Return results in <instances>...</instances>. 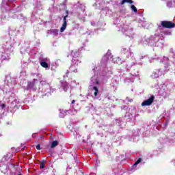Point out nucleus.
Returning a JSON list of instances; mask_svg holds the SVG:
<instances>
[{
    "mask_svg": "<svg viewBox=\"0 0 175 175\" xmlns=\"http://www.w3.org/2000/svg\"><path fill=\"white\" fill-rule=\"evenodd\" d=\"M16 81L10 75L5 77V83L0 87V96L2 92L4 96V102L10 104V109H18L21 106V103L18 98H16Z\"/></svg>",
    "mask_w": 175,
    "mask_h": 175,
    "instance_id": "1",
    "label": "nucleus"
},
{
    "mask_svg": "<svg viewBox=\"0 0 175 175\" xmlns=\"http://www.w3.org/2000/svg\"><path fill=\"white\" fill-rule=\"evenodd\" d=\"M111 53L108 52L103 57V59L100 62V65H98L92 69V72L94 73V75L90 78V87L95 97L98 96V94L99 92L98 88L100 87V81H99V77H98V72L104 70L103 76H106L107 77H109V76L111 75V70H108L107 72H106V65H107V61L111 58Z\"/></svg>",
    "mask_w": 175,
    "mask_h": 175,
    "instance_id": "2",
    "label": "nucleus"
},
{
    "mask_svg": "<svg viewBox=\"0 0 175 175\" xmlns=\"http://www.w3.org/2000/svg\"><path fill=\"white\" fill-rule=\"evenodd\" d=\"M145 42H143L144 44H150V46H155L156 47H162L165 41L163 40V36L159 34H154L146 38H143Z\"/></svg>",
    "mask_w": 175,
    "mask_h": 175,
    "instance_id": "3",
    "label": "nucleus"
},
{
    "mask_svg": "<svg viewBox=\"0 0 175 175\" xmlns=\"http://www.w3.org/2000/svg\"><path fill=\"white\" fill-rule=\"evenodd\" d=\"M40 84L42 85V88H39L38 92H42V96H50L53 92H54L55 90L51 87L50 83H47L46 81H40Z\"/></svg>",
    "mask_w": 175,
    "mask_h": 175,
    "instance_id": "4",
    "label": "nucleus"
},
{
    "mask_svg": "<svg viewBox=\"0 0 175 175\" xmlns=\"http://www.w3.org/2000/svg\"><path fill=\"white\" fill-rule=\"evenodd\" d=\"M1 10L2 13L0 16V25H2L3 23H5L7 16H12V11H10V7L8 3L5 2V1H2Z\"/></svg>",
    "mask_w": 175,
    "mask_h": 175,
    "instance_id": "5",
    "label": "nucleus"
},
{
    "mask_svg": "<svg viewBox=\"0 0 175 175\" xmlns=\"http://www.w3.org/2000/svg\"><path fill=\"white\" fill-rule=\"evenodd\" d=\"M71 56L73 57L72 60V64L69 68V71L71 72L77 73V66H79V64H81V62L77 58L80 57V52L77 51H71Z\"/></svg>",
    "mask_w": 175,
    "mask_h": 175,
    "instance_id": "6",
    "label": "nucleus"
},
{
    "mask_svg": "<svg viewBox=\"0 0 175 175\" xmlns=\"http://www.w3.org/2000/svg\"><path fill=\"white\" fill-rule=\"evenodd\" d=\"M121 31L126 36L133 39V36H135V33H133V26L131 24H123L121 25Z\"/></svg>",
    "mask_w": 175,
    "mask_h": 175,
    "instance_id": "7",
    "label": "nucleus"
},
{
    "mask_svg": "<svg viewBox=\"0 0 175 175\" xmlns=\"http://www.w3.org/2000/svg\"><path fill=\"white\" fill-rule=\"evenodd\" d=\"M76 6L78 7L77 9L78 17L81 19L84 18L87 16L85 14V5H84V4L80 3V2H78Z\"/></svg>",
    "mask_w": 175,
    "mask_h": 175,
    "instance_id": "8",
    "label": "nucleus"
},
{
    "mask_svg": "<svg viewBox=\"0 0 175 175\" xmlns=\"http://www.w3.org/2000/svg\"><path fill=\"white\" fill-rule=\"evenodd\" d=\"M36 84H38V79H34L33 81L28 83L27 87L25 90L26 91H36L38 90Z\"/></svg>",
    "mask_w": 175,
    "mask_h": 175,
    "instance_id": "9",
    "label": "nucleus"
},
{
    "mask_svg": "<svg viewBox=\"0 0 175 175\" xmlns=\"http://www.w3.org/2000/svg\"><path fill=\"white\" fill-rule=\"evenodd\" d=\"M155 99V96L154 95H151L150 98L145 100L142 103V106H151Z\"/></svg>",
    "mask_w": 175,
    "mask_h": 175,
    "instance_id": "10",
    "label": "nucleus"
},
{
    "mask_svg": "<svg viewBox=\"0 0 175 175\" xmlns=\"http://www.w3.org/2000/svg\"><path fill=\"white\" fill-rule=\"evenodd\" d=\"M67 113H68L69 114H76V113H77V110L76 109H70L69 111L62 110L59 113L60 118H64V117L66 116Z\"/></svg>",
    "mask_w": 175,
    "mask_h": 175,
    "instance_id": "11",
    "label": "nucleus"
},
{
    "mask_svg": "<svg viewBox=\"0 0 175 175\" xmlns=\"http://www.w3.org/2000/svg\"><path fill=\"white\" fill-rule=\"evenodd\" d=\"M66 13L67 15H66L64 17V19H63L64 23L60 29V32H64V31H65V29H66V25H68V22L66 21V18H68V14H69V10H66Z\"/></svg>",
    "mask_w": 175,
    "mask_h": 175,
    "instance_id": "12",
    "label": "nucleus"
},
{
    "mask_svg": "<svg viewBox=\"0 0 175 175\" xmlns=\"http://www.w3.org/2000/svg\"><path fill=\"white\" fill-rule=\"evenodd\" d=\"M161 25L164 28H174L175 27V24L174 23L168 22V21L161 22Z\"/></svg>",
    "mask_w": 175,
    "mask_h": 175,
    "instance_id": "13",
    "label": "nucleus"
},
{
    "mask_svg": "<svg viewBox=\"0 0 175 175\" xmlns=\"http://www.w3.org/2000/svg\"><path fill=\"white\" fill-rule=\"evenodd\" d=\"M12 17V18H18V20H23L25 23L27 22V18L21 14H14Z\"/></svg>",
    "mask_w": 175,
    "mask_h": 175,
    "instance_id": "14",
    "label": "nucleus"
},
{
    "mask_svg": "<svg viewBox=\"0 0 175 175\" xmlns=\"http://www.w3.org/2000/svg\"><path fill=\"white\" fill-rule=\"evenodd\" d=\"M115 124L116 126H118V128H124L125 126V123L122 121V119H118L115 120Z\"/></svg>",
    "mask_w": 175,
    "mask_h": 175,
    "instance_id": "15",
    "label": "nucleus"
},
{
    "mask_svg": "<svg viewBox=\"0 0 175 175\" xmlns=\"http://www.w3.org/2000/svg\"><path fill=\"white\" fill-rule=\"evenodd\" d=\"M122 53L126 55V57H129V55H132V53H131V48H122Z\"/></svg>",
    "mask_w": 175,
    "mask_h": 175,
    "instance_id": "16",
    "label": "nucleus"
},
{
    "mask_svg": "<svg viewBox=\"0 0 175 175\" xmlns=\"http://www.w3.org/2000/svg\"><path fill=\"white\" fill-rule=\"evenodd\" d=\"M62 88L66 92L69 90V83L66 81H61Z\"/></svg>",
    "mask_w": 175,
    "mask_h": 175,
    "instance_id": "17",
    "label": "nucleus"
},
{
    "mask_svg": "<svg viewBox=\"0 0 175 175\" xmlns=\"http://www.w3.org/2000/svg\"><path fill=\"white\" fill-rule=\"evenodd\" d=\"M2 61H9L10 59V54L8 53V52H5L1 55Z\"/></svg>",
    "mask_w": 175,
    "mask_h": 175,
    "instance_id": "18",
    "label": "nucleus"
},
{
    "mask_svg": "<svg viewBox=\"0 0 175 175\" xmlns=\"http://www.w3.org/2000/svg\"><path fill=\"white\" fill-rule=\"evenodd\" d=\"M137 23H139V26L143 27L144 28H146V21H144V18L142 19H136Z\"/></svg>",
    "mask_w": 175,
    "mask_h": 175,
    "instance_id": "19",
    "label": "nucleus"
},
{
    "mask_svg": "<svg viewBox=\"0 0 175 175\" xmlns=\"http://www.w3.org/2000/svg\"><path fill=\"white\" fill-rule=\"evenodd\" d=\"M49 35H53V36H57L58 35V29H53L48 31Z\"/></svg>",
    "mask_w": 175,
    "mask_h": 175,
    "instance_id": "20",
    "label": "nucleus"
},
{
    "mask_svg": "<svg viewBox=\"0 0 175 175\" xmlns=\"http://www.w3.org/2000/svg\"><path fill=\"white\" fill-rule=\"evenodd\" d=\"M169 70V69L166 68H162V69H159L157 70V72L159 73V76L161 77L162 75H164L167 71Z\"/></svg>",
    "mask_w": 175,
    "mask_h": 175,
    "instance_id": "21",
    "label": "nucleus"
},
{
    "mask_svg": "<svg viewBox=\"0 0 175 175\" xmlns=\"http://www.w3.org/2000/svg\"><path fill=\"white\" fill-rule=\"evenodd\" d=\"M40 62H45V63L49 64L50 59H48L47 57H40Z\"/></svg>",
    "mask_w": 175,
    "mask_h": 175,
    "instance_id": "22",
    "label": "nucleus"
},
{
    "mask_svg": "<svg viewBox=\"0 0 175 175\" xmlns=\"http://www.w3.org/2000/svg\"><path fill=\"white\" fill-rule=\"evenodd\" d=\"M128 119L130 120V121H135V113H129L127 115Z\"/></svg>",
    "mask_w": 175,
    "mask_h": 175,
    "instance_id": "23",
    "label": "nucleus"
},
{
    "mask_svg": "<svg viewBox=\"0 0 175 175\" xmlns=\"http://www.w3.org/2000/svg\"><path fill=\"white\" fill-rule=\"evenodd\" d=\"M113 62H114V64H118V65H120V64H122V62H121V59H120V57H116L112 59Z\"/></svg>",
    "mask_w": 175,
    "mask_h": 175,
    "instance_id": "24",
    "label": "nucleus"
},
{
    "mask_svg": "<svg viewBox=\"0 0 175 175\" xmlns=\"http://www.w3.org/2000/svg\"><path fill=\"white\" fill-rule=\"evenodd\" d=\"M152 77L153 79H158V77H159V74L158 73V70H156L153 72V74L152 75Z\"/></svg>",
    "mask_w": 175,
    "mask_h": 175,
    "instance_id": "25",
    "label": "nucleus"
},
{
    "mask_svg": "<svg viewBox=\"0 0 175 175\" xmlns=\"http://www.w3.org/2000/svg\"><path fill=\"white\" fill-rule=\"evenodd\" d=\"M40 64L42 68H49V63H46L44 62H40Z\"/></svg>",
    "mask_w": 175,
    "mask_h": 175,
    "instance_id": "26",
    "label": "nucleus"
},
{
    "mask_svg": "<svg viewBox=\"0 0 175 175\" xmlns=\"http://www.w3.org/2000/svg\"><path fill=\"white\" fill-rule=\"evenodd\" d=\"M124 3H133V1H132V0H122L121 1V5H124Z\"/></svg>",
    "mask_w": 175,
    "mask_h": 175,
    "instance_id": "27",
    "label": "nucleus"
},
{
    "mask_svg": "<svg viewBox=\"0 0 175 175\" xmlns=\"http://www.w3.org/2000/svg\"><path fill=\"white\" fill-rule=\"evenodd\" d=\"M161 62H163V64H169V57L164 56Z\"/></svg>",
    "mask_w": 175,
    "mask_h": 175,
    "instance_id": "28",
    "label": "nucleus"
},
{
    "mask_svg": "<svg viewBox=\"0 0 175 175\" xmlns=\"http://www.w3.org/2000/svg\"><path fill=\"white\" fill-rule=\"evenodd\" d=\"M131 11L133 12L134 13H137V8H136V6H135V5H131Z\"/></svg>",
    "mask_w": 175,
    "mask_h": 175,
    "instance_id": "29",
    "label": "nucleus"
},
{
    "mask_svg": "<svg viewBox=\"0 0 175 175\" xmlns=\"http://www.w3.org/2000/svg\"><path fill=\"white\" fill-rule=\"evenodd\" d=\"M58 146V142L57 141H53L51 144V148H54Z\"/></svg>",
    "mask_w": 175,
    "mask_h": 175,
    "instance_id": "30",
    "label": "nucleus"
},
{
    "mask_svg": "<svg viewBox=\"0 0 175 175\" xmlns=\"http://www.w3.org/2000/svg\"><path fill=\"white\" fill-rule=\"evenodd\" d=\"M135 170H137V165L135 163L131 167V171L135 172Z\"/></svg>",
    "mask_w": 175,
    "mask_h": 175,
    "instance_id": "31",
    "label": "nucleus"
},
{
    "mask_svg": "<svg viewBox=\"0 0 175 175\" xmlns=\"http://www.w3.org/2000/svg\"><path fill=\"white\" fill-rule=\"evenodd\" d=\"M132 77H137L139 76V72L137 71V73H131Z\"/></svg>",
    "mask_w": 175,
    "mask_h": 175,
    "instance_id": "32",
    "label": "nucleus"
},
{
    "mask_svg": "<svg viewBox=\"0 0 175 175\" xmlns=\"http://www.w3.org/2000/svg\"><path fill=\"white\" fill-rule=\"evenodd\" d=\"M42 6V3L40 1H37V3L36 4V8H40Z\"/></svg>",
    "mask_w": 175,
    "mask_h": 175,
    "instance_id": "33",
    "label": "nucleus"
},
{
    "mask_svg": "<svg viewBox=\"0 0 175 175\" xmlns=\"http://www.w3.org/2000/svg\"><path fill=\"white\" fill-rule=\"evenodd\" d=\"M40 169H44V162H41L40 165Z\"/></svg>",
    "mask_w": 175,
    "mask_h": 175,
    "instance_id": "34",
    "label": "nucleus"
},
{
    "mask_svg": "<svg viewBox=\"0 0 175 175\" xmlns=\"http://www.w3.org/2000/svg\"><path fill=\"white\" fill-rule=\"evenodd\" d=\"M0 107H1V109H5V107H6V104L0 103Z\"/></svg>",
    "mask_w": 175,
    "mask_h": 175,
    "instance_id": "35",
    "label": "nucleus"
},
{
    "mask_svg": "<svg viewBox=\"0 0 175 175\" xmlns=\"http://www.w3.org/2000/svg\"><path fill=\"white\" fill-rule=\"evenodd\" d=\"M140 162H142V158L138 159L135 163H136L137 165H139V163H140Z\"/></svg>",
    "mask_w": 175,
    "mask_h": 175,
    "instance_id": "36",
    "label": "nucleus"
},
{
    "mask_svg": "<svg viewBox=\"0 0 175 175\" xmlns=\"http://www.w3.org/2000/svg\"><path fill=\"white\" fill-rule=\"evenodd\" d=\"M172 5H173V3H172V2L167 3V8H172Z\"/></svg>",
    "mask_w": 175,
    "mask_h": 175,
    "instance_id": "37",
    "label": "nucleus"
},
{
    "mask_svg": "<svg viewBox=\"0 0 175 175\" xmlns=\"http://www.w3.org/2000/svg\"><path fill=\"white\" fill-rule=\"evenodd\" d=\"M36 76L38 79H41V78H42V75H40V74H36Z\"/></svg>",
    "mask_w": 175,
    "mask_h": 175,
    "instance_id": "38",
    "label": "nucleus"
},
{
    "mask_svg": "<svg viewBox=\"0 0 175 175\" xmlns=\"http://www.w3.org/2000/svg\"><path fill=\"white\" fill-rule=\"evenodd\" d=\"M36 149L38 150H40V144H38L36 146Z\"/></svg>",
    "mask_w": 175,
    "mask_h": 175,
    "instance_id": "39",
    "label": "nucleus"
},
{
    "mask_svg": "<svg viewBox=\"0 0 175 175\" xmlns=\"http://www.w3.org/2000/svg\"><path fill=\"white\" fill-rule=\"evenodd\" d=\"M135 78H131V79H130V81H131V83H133V81H135V79H134Z\"/></svg>",
    "mask_w": 175,
    "mask_h": 175,
    "instance_id": "40",
    "label": "nucleus"
},
{
    "mask_svg": "<svg viewBox=\"0 0 175 175\" xmlns=\"http://www.w3.org/2000/svg\"><path fill=\"white\" fill-rule=\"evenodd\" d=\"M32 137H36V133L33 134Z\"/></svg>",
    "mask_w": 175,
    "mask_h": 175,
    "instance_id": "41",
    "label": "nucleus"
},
{
    "mask_svg": "<svg viewBox=\"0 0 175 175\" xmlns=\"http://www.w3.org/2000/svg\"><path fill=\"white\" fill-rule=\"evenodd\" d=\"M69 74V70H67L66 73V76L68 77V75Z\"/></svg>",
    "mask_w": 175,
    "mask_h": 175,
    "instance_id": "42",
    "label": "nucleus"
},
{
    "mask_svg": "<svg viewBox=\"0 0 175 175\" xmlns=\"http://www.w3.org/2000/svg\"><path fill=\"white\" fill-rule=\"evenodd\" d=\"M92 25H95V22H91Z\"/></svg>",
    "mask_w": 175,
    "mask_h": 175,
    "instance_id": "43",
    "label": "nucleus"
},
{
    "mask_svg": "<svg viewBox=\"0 0 175 175\" xmlns=\"http://www.w3.org/2000/svg\"><path fill=\"white\" fill-rule=\"evenodd\" d=\"M75 100H72L71 103L73 105V103H75Z\"/></svg>",
    "mask_w": 175,
    "mask_h": 175,
    "instance_id": "44",
    "label": "nucleus"
},
{
    "mask_svg": "<svg viewBox=\"0 0 175 175\" xmlns=\"http://www.w3.org/2000/svg\"><path fill=\"white\" fill-rule=\"evenodd\" d=\"M10 155H12L10 153H8V154H7V157H10Z\"/></svg>",
    "mask_w": 175,
    "mask_h": 175,
    "instance_id": "45",
    "label": "nucleus"
},
{
    "mask_svg": "<svg viewBox=\"0 0 175 175\" xmlns=\"http://www.w3.org/2000/svg\"><path fill=\"white\" fill-rule=\"evenodd\" d=\"M40 139H43V135L40 136Z\"/></svg>",
    "mask_w": 175,
    "mask_h": 175,
    "instance_id": "46",
    "label": "nucleus"
},
{
    "mask_svg": "<svg viewBox=\"0 0 175 175\" xmlns=\"http://www.w3.org/2000/svg\"><path fill=\"white\" fill-rule=\"evenodd\" d=\"M165 126L167 125V122H165Z\"/></svg>",
    "mask_w": 175,
    "mask_h": 175,
    "instance_id": "47",
    "label": "nucleus"
},
{
    "mask_svg": "<svg viewBox=\"0 0 175 175\" xmlns=\"http://www.w3.org/2000/svg\"><path fill=\"white\" fill-rule=\"evenodd\" d=\"M172 162H174V165H175V160H173Z\"/></svg>",
    "mask_w": 175,
    "mask_h": 175,
    "instance_id": "48",
    "label": "nucleus"
},
{
    "mask_svg": "<svg viewBox=\"0 0 175 175\" xmlns=\"http://www.w3.org/2000/svg\"><path fill=\"white\" fill-rule=\"evenodd\" d=\"M126 107V106H124V108L123 109H125Z\"/></svg>",
    "mask_w": 175,
    "mask_h": 175,
    "instance_id": "49",
    "label": "nucleus"
},
{
    "mask_svg": "<svg viewBox=\"0 0 175 175\" xmlns=\"http://www.w3.org/2000/svg\"><path fill=\"white\" fill-rule=\"evenodd\" d=\"M1 136H2V134H0V137H1Z\"/></svg>",
    "mask_w": 175,
    "mask_h": 175,
    "instance_id": "50",
    "label": "nucleus"
}]
</instances>
